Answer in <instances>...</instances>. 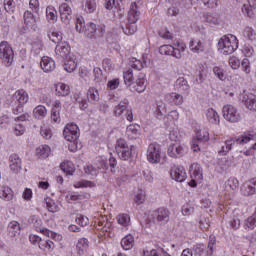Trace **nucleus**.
<instances>
[{
  "label": "nucleus",
  "mask_w": 256,
  "mask_h": 256,
  "mask_svg": "<svg viewBox=\"0 0 256 256\" xmlns=\"http://www.w3.org/2000/svg\"><path fill=\"white\" fill-rule=\"evenodd\" d=\"M141 17V12L137 6V2H132L128 11L127 22L122 25L125 35H134L137 32V21Z\"/></svg>",
  "instance_id": "f257e3e1"
},
{
  "label": "nucleus",
  "mask_w": 256,
  "mask_h": 256,
  "mask_svg": "<svg viewBox=\"0 0 256 256\" xmlns=\"http://www.w3.org/2000/svg\"><path fill=\"white\" fill-rule=\"evenodd\" d=\"M218 49L223 55H232L239 49V40L233 34L223 35L218 41Z\"/></svg>",
  "instance_id": "f03ea898"
},
{
  "label": "nucleus",
  "mask_w": 256,
  "mask_h": 256,
  "mask_svg": "<svg viewBox=\"0 0 256 256\" xmlns=\"http://www.w3.org/2000/svg\"><path fill=\"white\" fill-rule=\"evenodd\" d=\"M253 139L252 135H244L238 138H230L224 142V145L221 146V149L218 151L219 155H227L233 148V145L237 143L238 145H245V143H249Z\"/></svg>",
  "instance_id": "7ed1b4c3"
},
{
  "label": "nucleus",
  "mask_w": 256,
  "mask_h": 256,
  "mask_svg": "<svg viewBox=\"0 0 256 256\" xmlns=\"http://www.w3.org/2000/svg\"><path fill=\"white\" fill-rule=\"evenodd\" d=\"M0 59L5 67H11L13 65V59H15V52L7 41L0 43Z\"/></svg>",
  "instance_id": "20e7f679"
},
{
  "label": "nucleus",
  "mask_w": 256,
  "mask_h": 256,
  "mask_svg": "<svg viewBox=\"0 0 256 256\" xmlns=\"http://www.w3.org/2000/svg\"><path fill=\"white\" fill-rule=\"evenodd\" d=\"M135 147L127 144V140L120 138L115 145L116 153L122 161H129L131 159L132 151Z\"/></svg>",
  "instance_id": "39448f33"
},
{
  "label": "nucleus",
  "mask_w": 256,
  "mask_h": 256,
  "mask_svg": "<svg viewBox=\"0 0 256 256\" xmlns=\"http://www.w3.org/2000/svg\"><path fill=\"white\" fill-rule=\"evenodd\" d=\"M223 117L229 123H239L241 121V114L233 105H225L222 109Z\"/></svg>",
  "instance_id": "423d86ee"
},
{
  "label": "nucleus",
  "mask_w": 256,
  "mask_h": 256,
  "mask_svg": "<svg viewBox=\"0 0 256 256\" xmlns=\"http://www.w3.org/2000/svg\"><path fill=\"white\" fill-rule=\"evenodd\" d=\"M105 34V26H97V24L90 22L86 24V28L84 29V35L88 37V39H96V37H101Z\"/></svg>",
  "instance_id": "0eeeda50"
},
{
  "label": "nucleus",
  "mask_w": 256,
  "mask_h": 256,
  "mask_svg": "<svg viewBox=\"0 0 256 256\" xmlns=\"http://www.w3.org/2000/svg\"><path fill=\"white\" fill-rule=\"evenodd\" d=\"M128 107H129V100L124 99L117 106H115L114 115L116 117H121V114L125 113V111H126L125 117H126L127 121H129L131 123L133 121V110L128 109Z\"/></svg>",
  "instance_id": "6e6552de"
},
{
  "label": "nucleus",
  "mask_w": 256,
  "mask_h": 256,
  "mask_svg": "<svg viewBox=\"0 0 256 256\" xmlns=\"http://www.w3.org/2000/svg\"><path fill=\"white\" fill-rule=\"evenodd\" d=\"M146 156L149 163H159L161 161V146L157 143L149 144Z\"/></svg>",
  "instance_id": "1a4fd4ad"
},
{
  "label": "nucleus",
  "mask_w": 256,
  "mask_h": 256,
  "mask_svg": "<svg viewBox=\"0 0 256 256\" xmlns=\"http://www.w3.org/2000/svg\"><path fill=\"white\" fill-rule=\"evenodd\" d=\"M63 136L66 141L76 143L79 139V126L76 124H67L64 128Z\"/></svg>",
  "instance_id": "9d476101"
},
{
  "label": "nucleus",
  "mask_w": 256,
  "mask_h": 256,
  "mask_svg": "<svg viewBox=\"0 0 256 256\" xmlns=\"http://www.w3.org/2000/svg\"><path fill=\"white\" fill-rule=\"evenodd\" d=\"M56 59L58 61H63L64 59H69L71 55V46L67 42H61L55 47Z\"/></svg>",
  "instance_id": "9b49d317"
},
{
  "label": "nucleus",
  "mask_w": 256,
  "mask_h": 256,
  "mask_svg": "<svg viewBox=\"0 0 256 256\" xmlns=\"http://www.w3.org/2000/svg\"><path fill=\"white\" fill-rule=\"evenodd\" d=\"M170 177L178 183H183V181L187 179V173L185 172V168H183V166L177 165L172 166L170 170Z\"/></svg>",
  "instance_id": "f8f14e48"
},
{
  "label": "nucleus",
  "mask_w": 256,
  "mask_h": 256,
  "mask_svg": "<svg viewBox=\"0 0 256 256\" xmlns=\"http://www.w3.org/2000/svg\"><path fill=\"white\" fill-rule=\"evenodd\" d=\"M185 153H187V150L185 149V146L181 145L180 143H174L168 147V155L173 159L183 157Z\"/></svg>",
  "instance_id": "ddd939ff"
},
{
  "label": "nucleus",
  "mask_w": 256,
  "mask_h": 256,
  "mask_svg": "<svg viewBox=\"0 0 256 256\" xmlns=\"http://www.w3.org/2000/svg\"><path fill=\"white\" fill-rule=\"evenodd\" d=\"M40 67L44 73H51V71H55V60L49 56H44L41 59Z\"/></svg>",
  "instance_id": "4468645a"
},
{
  "label": "nucleus",
  "mask_w": 256,
  "mask_h": 256,
  "mask_svg": "<svg viewBox=\"0 0 256 256\" xmlns=\"http://www.w3.org/2000/svg\"><path fill=\"white\" fill-rule=\"evenodd\" d=\"M9 167L14 173H19L21 171V158L17 154H11L9 157Z\"/></svg>",
  "instance_id": "2eb2a0df"
},
{
  "label": "nucleus",
  "mask_w": 256,
  "mask_h": 256,
  "mask_svg": "<svg viewBox=\"0 0 256 256\" xmlns=\"http://www.w3.org/2000/svg\"><path fill=\"white\" fill-rule=\"evenodd\" d=\"M133 89L137 93H143L145 89H147V79H145V74L140 73L138 75V78L136 79V82L134 83Z\"/></svg>",
  "instance_id": "dca6fc26"
},
{
  "label": "nucleus",
  "mask_w": 256,
  "mask_h": 256,
  "mask_svg": "<svg viewBox=\"0 0 256 256\" xmlns=\"http://www.w3.org/2000/svg\"><path fill=\"white\" fill-rule=\"evenodd\" d=\"M242 102L250 111H256V96L254 94H244Z\"/></svg>",
  "instance_id": "f3484780"
},
{
  "label": "nucleus",
  "mask_w": 256,
  "mask_h": 256,
  "mask_svg": "<svg viewBox=\"0 0 256 256\" xmlns=\"http://www.w3.org/2000/svg\"><path fill=\"white\" fill-rule=\"evenodd\" d=\"M153 217L158 223H167V221H169V210L165 208H159L154 212Z\"/></svg>",
  "instance_id": "a211bd4d"
},
{
  "label": "nucleus",
  "mask_w": 256,
  "mask_h": 256,
  "mask_svg": "<svg viewBox=\"0 0 256 256\" xmlns=\"http://www.w3.org/2000/svg\"><path fill=\"white\" fill-rule=\"evenodd\" d=\"M174 87L178 93H187L191 89V86H189V82L183 77L178 78L175 81Z\"/></svg>",
  "instance_id": "6ab92c4d"
},
{
  "label": "nucleus",
  "mask_w": 256,
  "mask_h": 256,
  "mask_svg": "<svg viewBox=\"0 0 256 256\" xmlns=\"http://www.w3.org/2000/svg\"><path fill=\"white\" fill-rule=\"evenodd\" d=\"M13 101H15L18 105H25L27 101H29V95L25 92V90H18L12 96Z\"/></svg>",
  "instance_id": "aec40b11"
},
{
  "label": "nucleus",
  "mask_w": 256,
  "mask_h": 256,
  "mask_svg": "<svg viewBox=\"0 0 256 256\" xmlns=\"http://www.w3.org/2000/svg\"><path fill=\"white\" fill-rule=\"evenodd\" d=\"M167 103L170 105H183V96L177 92H172L165 96Z\"/></svg>",
  "instance_id": "412c9836"
},
{
  "label": "nucleus",
  "mask_w": 256,
  "mask_h": 256,
  "mask_svg": "<svg viewBox=\"0 0 256 256\" xmlns=\"http://www.w3.org/2000/svg\"><path fill=\"white\" fill-rule=\"evenodd\" d=\"M256 10V0H247V3L242 6V13L247 17H253Z\"/></svg>",
  "instance_id": "4be33fe9"
},
{
  "label": "nucleus",
  "mask_w": 256,
  "mask_h": 256,
  "mask_svg": "<svg viewBox=\"0 0 256 256\" xmlns=\"http://www.w3.org/2000/svg\"><path fill=\"white\" fill-rule=\"evenodd\" d=\"M64 69L67 73H73L77 69V58L75 56H69L67 59H64Z\"/></svg>",
  "instance_id": "5701e85b"
},
{
  "label": "nucleus",
  "mask_w": 256,
  "mask_h": 256,
  "mask_svg": "<svg viewBox=\"0 0 256 256\" xmlns=\"http://www.w3.org/2000/svg\"><path fill=\"white\" fill-rule=\"evenodd\" d=\"M139 129H141V127L138 124H130L126 128V135L129 139H137L140 135Z\"/></svg>",
  "instance_id": "b1692460"
},
{
  "label": "nucleus",
  "mask_w": 256,
  "mask_h": 256,
  "mask_svg": "<svg viewBox=\"0 0 256 256\" xmlns=\"http://www.w3.org/2000/svg\"><path fill=\"white\" fill-rule=\"evenodd\" d=\"M190 175L194 177L196 181H201L203 179V170L201 169V165L194 163L190 167Z\"/></svg>",
  "instance_id": "393cba45"
},
{
  "label": "nucleus",
  "mask_w": 256,
  "mask_h": 256,
  "mask_svg": "<svg viewBox=\"0 0 256 256\" xmlns=\"http://www.w3.org/2000/svg\"><path fill=\"white\" fill-rule=\"evenodd\" d=\"M56 95L58 97H67L71 93V89L67 84L64 83H58L55 86Z\"/></svg>",
  "instance_id": "a878e982"
},
{
  "label": "nucleus",
  "mask_w": 256,
  "mask_h": 256,
  "mask_svg": "<svg viewBox=\"0 0 256 256\" xmlns=\"http://www.w3.org/2000/svg\"><path fill=\"white\" fill-rule=\"evenodd\" d=\"M8 235L10 237H17L19 233H21V226L19 225V222L17 221H11L8 224Z\"/></svg>",
  "instance_id": "bb28decb"
},
{
  "label": "nucleus",
  "mask_w": 256,
  "mask_h": 256,
  "mask_svg": "<svg viewBox=\"0 0 256 256\" xmlns=\"http://www.w3.org/2000/svg\"><path fill=\"white\" fill-rule=\"evenodd\" d=\"M133 245H135V237H133V235L131 234L125 236L121 240L122 249H124L125 251H129L130 249H133Z\"/></svg>",
  "instance_id": "cd10ccee"
},
{
  "label": "nucleus",
  "mask_w": 256,
  "mask_h": 256,
  "mask_svg": "<svg viewBox=\"0 0 256 256\" xmlns=\"http://www.w3.org/2000/svg\"><path fill=\"white\" fill-rule=\"evenodd\" d=\"M89 247V240L87 238H81L76 244V250L78 255H85L87 248Z\"/></svg>",
  "instance_id": "c85d7f7f"
},
{
  "label": "nucleus",
  "mask_w": 256,
  "mask_h": 256,
  "mask_svg": "<svg viewBox=\"0 0 256 256\" xmlns=\"http://www.w3.org/2000/svg\"><path fill=\"white\" fill-rule=\"evenodd\" d=\"M46 17L49 23H56L57 19H59V15L57 14L55 7L48 6L46 8Z\"/></svg>",
  "instance_id": "c756f323"
},
{
  "label": "nucleus",
  "mask_w": 256,
  "mask_h": 256,
  "mask_svg": "<svg viewBox=\"0 0 256 256\" xmlns=\"http://www.w3.org/2000/svg\"><path fill=\"white\" fill-rule=\"evenodd\" d=\"M206 117L212 125H219V114L213 108L207 110Z\"/></svg>",
  "instance_id": "7c9ffc66"
},
{
  "label": "nucleus",
  "mask_w": 256,
  "mask_h": 256,
  "mask_svg": "<svg viewBox=\"0 0 256 256\" xmlns=\"http://www.w3.org/2000/svg\"><path fill=\"white\" fill-rule=\"evenodd\" d=\"M82 6L86 13H95L97 10V2L95 0H82Z\"/></svg>",
  "instance_id": "2f4dec72"
},
{
  "label": "nucleus",
  "mask_w": 256,
  "mask_h": 256,
  "mask_svg": "<svg viewBox=\"0 0 256 256\" xmlns=\"http://www.w3.org/2000/svg\"><path fill=\"white\" fill-rule=\"evenodd\" d=\"M167 113V108L165 107V103L158 102L154 111V115L156 119H163L165 117V114Z\"/></svg>",
  "instance_id": "473e14b6"
},
{
  "label": "nucleus",
  "mask_w": 256,
  "mask_h": 256,
  "mask_svg": "<svg viewBox=\"0 0 256 256\" xmlns=\"http://www.w3.org/2000/svg\"><path fill=\"white\" fill-rule=\"evenodd\" d=\"M51 153V148L48 145H42L36 149V155L39 159H47Z\"/></svg>",
  "instance_id": "72a5a7b5"
},
{
  "label": "nucleus",
  "mask_w": 256,
  "mask_h": 256,
  "mask_svg": "<svg viewBox=\"0 0 256 256\" xmlns=\"http://www.w3.org/2000/svg\"><path fill=\"white\" fill-rule=\"evenodd\" d=\"M35 119H43L47 116V108L43 105H38L33 110Z\"/></svg>",
  "instance_id": "f704fd0d"
},
{
  "label": "nucleus",
  "mask_w": 256,
  "mask_h": 256,
  "mask_svg": "<svg viewBox=\"0 0 256 256\" xmlns=\"http://www.w3.org/2000/svg\"><path fill=\"white\" fill-rule=\"evenodd\" d=\"M239 187V180L235 177H230L225 183L226 191H235Z\"/></svg>",
  "instance_id": "c9c22d12"
},
{
  "label": "nucleus",
  "mask_w": 256,
  "mask_h": 256,
  "mask_svg": "<svg viewBox=\"0 0 256 256\" xmlns=\"http://www.w3.org/2000/svg\"><path fill=\"white\" fill-rule=\"evenodd\" d=\"M159 53L160 55H171L172 57H175V47L166 44L159 47Z\"/></svg>",
  "instance_id": "e433bc0d"
},
{
  "label": "nucleus",
  "mask_w": 256,
  "mask_h": 256,
  "mask_svg": "<svg viewBox=\"0 0 256 256\" xmlns=\"http://www.w3.org/2000/svg\"><path fill=\"white\" fill-rule=\"evenodd\" d=\"M0 197L4 199V201H11L13 199V190L11 188L5 186L0 190Z\"/></svg>",
  "instance_id": "4c0bfd02"
},
{
  "label": "nucleus",
  "mask_w": 256,
  "mask_h": 256,
  "mask_svg": "<svg viewBox=\"0 0 256 256\" xmlns=\"http://www.w3.org/2000/svg\"><path fill=\"white\" fill-rule=\"evenodd\" d=\"M35 15L29 10L24 12V23L27 27H31L32 25H35Z\"/></svg>",
  "instance_id": "58836bf2"
},
{
  "label": "nucleus",
  "mask_w": 256,
  "mask_h": 256,
  "mask_svg": "<svg viewBox=\"0 0 256 256\" xmlns=\"http://www.w3.org/2000/svg\"><path fill=\"white\" fill-rule=\"evenodd\" d=\"M48 39L52 41V43L59 45L60 43H63V34H61V32H52L51 34H48Z\"/></svg>",
  "instance_id": "ea45409f"
},
{
  "label": "nucleus",
  "mask_w": 256,
  "mask_h": 256,
  "mask_svg": "<svg viewBox=\"0 0 256 256\" xmlns=\"http://www.w3.org/2000/svg\"><path fill=\"white\" fill-rule=\"evenodd\" d=\"M39 249L42 251H53V249H55V243L51 240H42V243L39 245Z\"/></svg>",
  "instance_id": "a19ab883"
},
{
  "label": "nucleus",
  "mask_w": 256,
  "mask_h": 256,
  "mask_svg": "<svg viewBox=\"0 0 256 256\" xmlns=\"http://www.w3.org/2000/svg\"><path fill=\"white\" fill-rule=\"evenodd\" d=\"M244 225H245V227H247V229H250V230L255 229V227H256V210L250 217H248L245 220Z\"/></svg>",
  "instance_id": "79ce46f5"
},
{
  "label": "nucleus",
  "mask_w": 256,
  "mask_h": 256,
  "mask_svg": "<svg viewBox=\"0 0 256 256\" xmlns=\"http://www.w3.org/2000/svg\"><path fill=\"white\" fill-rule=\"evenodd\" d=\"M124 83L128 87H131L133 85V69L129 68L126 72H124Z\"/></svg>",
  "instance_id": "37998d69"
},
{
  "label": "nucleus",
  "mask_w": 256,
  "mask_h": 256,
  "mask_svg": "<svg viewBox=\"0 0 256 256\" xmlns=\"http://www.w3.org/2000/svg\"><path fill=\"white\" fill-rule=\"evenodd\" d=\"M93 73H94L95 83H101L102 81H105L106 77L103 76V70H101V68L99 67L94 68Z\"/></svg>",
  "instance_id": "c03bdc74"
},
{
  "label": "nucleus",
  "mask_w": 256,
  "mask_h": 256,
  "mask_svg": "<svg viewBox=\"0 0 256 256\" xmlns=\"http://www.w3.org/2000/svg\"><path fill=\"white\" fill-rule=\"evenodd\" d=\"M189 47L194 53H199V51H203V43H201V41L191 40L189 42Z\"/></svg>",
  "instance_id": "a18cd8bd"
},
{
  "label": "nucleus",
  "mask_w": 256,
  "mask_h": 256,
  "mask_svg": "<svg viewBox=\"0 0 256 256\" xmlns=\"http://www.w3.org/2000/svg\"><path fill=\"white\" fill-rule=\"evenodd\" d=\"M87 97L89 101H99V91L95 89L94 87H91L88 89Z\"/></svg>",
  "instance_id": "49530a36"
},
{
  "label": "nucleus",
  "mask_w": 256,
  "mask_h": 256,
  "mask_svg": "<svg viewBox=\"0 0 256 256\" xmlns=\"http://www.w3.org/2000/svg\"><path fill=\"white\" fill-rule=\"evenodd\" d=\"M215 77L220 81H225V70L220 66H214L212 69Z\"/></svg>",
  "instance_id": "de8ad7c7"
},
{
  "label": "nucleus",
  "mask_w": 256,
  "mask_h": 256,
  "mask_svg": "<svg viewBox=\"0 0 256 256\" xmlns=\"http://www.w3.org/2000/svg\"><path fill=\"white\" fill-rule=\"evenodd\" d=\"M246 193H247V195H255V193H256V178L251 179L247 183Z\"/></svg>",
  "instance_id": "09e8293b"
},
{
  "label": "nucleus",
  "mask_w": 256,
  "mask_h": 256,
  "mask_svg": "<svg viewBox=\"0 0 256 256\" xmlns=\"http://www.w3.org/2000/svg\"><path fill=\"white\" fill-rule=\"evenodd\" d=\"M196 141H200L202 143H206V141L209 140V132H207L206 130H199L196 133Z\"/></svg>",
  "instance_id": "8fccbe9b"
},
{
  "label": "nucleus",
  "mask_w": 256,
  "mask_h": 256,
  "mask_svg": "<svg viewBox=\"0 0 256 256\" xmlns=\"http://www.w3.org/2000/svg\"><path fill=\"white\" fill-rule=\"evenodd\" d=\"M117 221L119 225H122V227H127V225H129V222L131 221V218L128 214H119L117 217Z\"/></svg>",
  "instance_id": "3c124183"
},
{
  "label": "nucleus",
  "mask_w": 256,
  "mask_h": 256,
  "mask_svg": "<svg viewBox=\"0 0 256 256\" xmlns=\"http://www.w3.org/2000/svg\"><path fill=\"white\" fill-rule=\"evenodd\" d=\"M76 223L77 225H80V227H87V225H89V218L83 214H78Z\"/></svg>",
  "instance_id": "603ef678"
},
{
  "label": "nucleus",
  "mask_w": 256,
  "mask_h": 256,
  "mask_svg": "<svg viewBox=\"0 0 256 256\" xmlns=\"http://www.w3.org/2000/svg\"><path fill=\"white\" fill-rule=\"evenodd\" d=\"M59 13L60 15H73V10L67 3H62L59 7Z\"/></svg>",
  "instance_id": "864d4df0"
},
{
  "label": "nucleus",
  "mask_w": 256,
  "mask_h": 256,
  "mask_svg": "<svg viewBox=\"0 0 256 256\" xmlns=\"http://www.w3.org/2000/svg\"><path fill=\"white\" fill-rule=\"evenodd\" d=\"M46 202V206L48 211H50V213H57V206L55 205V201H53V199H51L50 197H47L45 199Z\"/></svg>",
  "instance_id": "5fc2aeb1"
},
{
  "label": "nucleus",
  "mask_w": 256,
  "mask_h": 256,
  "mask_svg": "<svg viewBox=\"0 0 256 256\" xmlns=\"http://www.w3.org/2000/svg\"><path fill=\"white\" fill-rule=\"evenodd\" d=\"M134 203H136V205H142V203H145V192L143 190H139L135 195Z\"/></svg>",
  "instance_id": "6e6d98bb"
},
{
  "label": "nucleus",
  "mask_w": 256,
  "mask_h": 256,
  "mask_svg": "<svg viewBox=\"0 0 256 256\" xmlns=\"http://www.w3.org/2000/svg\"><path fill=\"white\" fill-rule=\"evenodd\" d=\"M30 223H32L33 227H35L36 231H41V225H43V221L41 220V218L37 217V216H33L30 219Z\"/></svg>",
  "instance_id": "4d7b16f0"
},
{
  "label": "nucleus",
  "mask_w": 256,
  "mask_h": 256,
  "mask_svg": "<svg viewBox=\"0 0 256 256\" xmlns=\"http://www.w3.org/2000/svg\"><path fill=\"white\" fill-rule=\"evenodd\" d=\"M86 27L87 25H85V21L83 20V18L76 19V31L78 33H84Z\"/></svg>",
  "instance_id": "13d9d810"
},
{
  "label": "nucleus",
  "mask_w": 256,
  "mask_h": 256,
  "mask_svg": "<svg viewBox=\"0 0 256 256\" xmlns=\"http://www.w3.org/2000/svg\"><path fill=\"white\" fill-rule=\"evenodd\" d=\"M243 35L250 41H253L255 39V30H253L251 27H246L243 31Z\"/></svg>",
  "instance_id": "bf43d9fd"
},
{
  "label": "nucleus",
  "mask_w": 256,
  "mask_h": 256,
  "mask_svg": "<svg viewBox=\"0 0 256 256\" xmlns=\"http://www.w3.org/2000/svg\"><path fill=\"white\" fill-rule=\"evenodd\" d=\"M158 35L159 37H161L162 39H173V34H171V32H169V30H167V28H162L158 31Z\"/></svg>",
  "instance_id": "052dcab7"
},
{
  "label": "nucleus",
  "mask_w": 256,
  "mask_h": 256,
  "mask_svg": "<svg viewBox=\"0 0 256 256\" xmlns=\"http://www.w3.org/2000/svg\"><path fill=\"white\" fill-rule=\"evenodd\" d=\"M84 171L87 175H92L93 177H97V175H99V170L93 167V165L84 167Z\"/></svg>",
  "instance_id": "680f3d73"
},
{
  "label": "nucleus",
  "mask_w": 256,
  "mask_h": 256,
  "mask_svg": "<svg viewBox=\"0 0 256 256\" xmlns=\"http://www.w3.org/2000/svg\"><path fill=\"white\" fill-rule=\"evenodd\" d=\"M241 67H242L244 73H246L247 75H249V73H251V62L249 61V59L244 58L242 60Z\"/></svg>",
  "instance_id": "e2e57ef3"
},
{
  "label": "nucleus",
  "mask_w": 256,
  "mask_h": 256,
  "mask_svg": "<svg viewBox=\"0 0 256 256\" xmlns=\"http://www.w3.org/2000/svg\"><path fill=\"white\" fill-rule=\"evenodd\" d=\"M120 83L121 81L119 80V78H115L108 81L107 87L110 89V91H115V89L119 87Z\"/></svg>",
  "instance_id": "0e129e2a"
},
{
  "label": "nucleus",
  "mask_w": 256,
  "mask_h": 256,
  "mask_svg": "<svg viewBox=\"0 0 256 256\" xmlns=\"http://www.w3.org/2000/svg\"><path fill=\"white\" fill-rule=\"evenodd\" d=\"M185 51V44L181 43L178 44V48H174V57L176 59H181L182 55L181 53H183Z\"/></svg>",
  "instance_id": "69168bd1"
},
{
  "label": "nucleus",
  "mask_w": 256,
  "mask_h": 256,
  "mask_svg": "<svg viewBox=\"0 0 256 256\" xmlns=\"http://www.w3.org/2000/svg\"><path fill=\"white\" fill-rule=\"evenodd\" d=\"M255 50H253V47L251 45H245L242 53L245 55V57H252Z\"/></svg>",
  "instance_id": "338daca9"
},
{
  "label": "nucleus",
  "mask_w": 256,
  "mask_h": 256,
  "mask_svg": "<svg viewBox=\"0 0 256 256\" xmlns=\"http://www.w3.org/2000/svg\"><path fill=\"white\" fill-rule=\"evenodd\" d=\"M75 187H95V182L88 181V180H82L78 182Z\"/></svg>",
  "instance_id": "774afa93"
}]
</instances>
